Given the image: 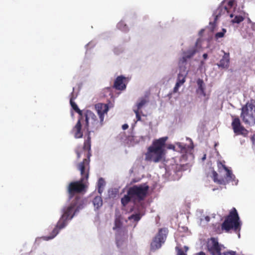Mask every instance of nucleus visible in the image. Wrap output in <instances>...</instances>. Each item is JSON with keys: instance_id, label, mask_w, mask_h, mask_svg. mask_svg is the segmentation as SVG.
I'll use <instances>...</instances> for the list:
<instances>
[{"instance_id": "f03ea898", "label": "nucleus", "mask_w": 255, "mask_h": 255, "mask_svg": "<svg viewBox=\"0 0 255 255\" xmlns=\"http://www.w3.org/2000/svg\"><path fill=\"white\" fill-rule=\"evenodd\" d=\"M167 139L168 137L165 136L154 140L147 148V151L145 154V160L155 163L160 161L162 158L164 148Z\"/></svg>"}, {"instance_id": "2eb2a0df", "label": "nucleus", "mask_w": 255, "mask_h": 255, "mask_svg": "<svg viewBox=\"0 0 255 255\" xmlns=\"http://www.w3.org/2000/svg\"><path fill=\"white\" fill-rule=\"evenodd\" d=\"M95 108L101 121H104L105 114L109 111V107L107 104L98 103L95 105Z\"/></svg>"}, {"instance_id": "ea45409f", "label": "nucleus", "mask_w": 255, "mask_h": 255, "mask_svg": "<svg viewBox=\"0 0 255 255\" xmlns=\"http://www.w3.org/2000/svg\"><path fill=\"white\" fill-rule=\"evenodd\" d=\"M105 91H107V92H109L110 94L109 95H111V88H110V87H108V88H107L106 89H105Z\"/></svg>"}, {"instance_id": "de8ad7c7", "label": "nucleus", "mask_w": 255, "mask_h": 255, "mask_svg": "<svg viewBox=\"0 0 255 255\" xmlns=\"http://www.w3.org/2000/svg\"><path fill=\"white\" fill-rule=\"evenodd\" d=\"M117 246H119V243H118V242H117Z\"/></svg>"}, {"instance_id": "49530a36", "label": "nucleus", "mask_w": 255, "mask_h": 255, "mask_svg": "<svg viewBox=\"0 0 255 255\" xmlns=\"http://www.w3.org/2000/svg\"><path fill=\"white\" fill-rule=\"evenodd\" d=\"M248 22H251V20L250 18H248Z\"/></svg>"}, {"instance_id": "a878e982", "label": "nucleus", "mask_w": 255, "mask_h": 255, "mask_svg": "<svg viewBox=\"0 0 255 255\" xmlns=\"http://www.w3.org/2000/svg\"><path fill=\"white\" fill-rule=\"evenodd\" d=\"M146 101L145 99H141L140 101L138 103H137L136 106V108L134 109L133 110H138V111H139L142 108V107L146 104Z\"/></svg>"}, {"instance_id": "58836bf2", "label": "nucleus", "mask_w": 255, "mask_h": 255, "mask_svg": "<svg viewBox=\"0 0 255 255\" xmlns=\"http://www.w3.org/2000/svg\"><path fill=\"white\" fill-rule=\"evenodd\" d=\"M128 128V126L127 124H124L122 126V128L123 129H127Z\"/></svg>"}, {"instance_id": "c9c22d12", "label": "nucleus", "mask_w": 255, "mask_h": 255, "mask_svg": "<svg viewBox=\"0 0 255 255\" xmlns=\"http://www.w3.org/2000/svg\"><path fill=\"white\" fill-rule=\"evenodd\" d=\"M222 255H237L236 252L233 251L227 252L223 253Z\"/></svg>"}, {"instance_id": "2f4dec72", "label": "nucleus", "mask_w": 255, "mask_h": 255, "mask_svg": "<svg viewBox=\"0 0 255 255\" xmlns=\"http://www.w3.org/2000/svg\"><path fill=\"white\" fill-rule=\"evenodd\" d=\"M198 93L203 95L204 96H206V94L204 91V88L203 87V85H201L198 86Z\"/></svg>"}, {"instance_id": "423d86ee", "label": "nucleus", "mask_w": 255, "mask_h": 255, "mask_svg": "<svg viewBox=\"0 0 255 255\" xmlns=\"http://www.w3.org/2000/svg\"><path fill=\"white\" fill-rule=\"evenodd\" d=\"M84 117V128L88 131L94 132L102 127L103 121L101 119L98 120L97 116L91 111L87 110Z\"/></svg>"}, {"instance_id": "9b49d317", "label": "nucleus", "mask_w": 255, "mask_h": 255, "mask_svg": "<svg viewBox=\"0 0 255 255\" xmlns=\"http://www.w3.org/2000/svg\"><path fill=\"white\" fill-rule=\"evenodd\" d=\"M222 247L215 238H211L207 245L208 250L212 255H222L221 252Z\"/></svg>"}, {"instance_id": "79ce46f5", "label": "nucleus", "mask_w": 255, "mask_h": 255, "mask_svg": "<svg viewBox=\"0 0 255 255\" xmlns=\"http://www.w3.org/2000/svg\"><path fill=\"white\" fill-rule=\"evenodd\" d=\"M203 57L204 59H206L208 57V54L207 53H204L203 55Z\"/></svg>"}, {"instance_id": "7c9ffc66", "label": "nucleus", "mask_w": 255, "mask_h": 255, "mask_svg": "<svg viewBox=\"0 0 255 255\" xmlns=\"http://www.w3.org/2000/svg\"><path fill=\"white\" fill-rule=\"evenodd\" d=\"M121 224H122L120 221L116 219L115 221V226L113 227V229L116 230L117 229L120 228L121 226Z\"/></svg>"}, {"instance_id": "6ab92c4d", "label": "nucleus", "mask_w": 255, "mask_h": 255, "mask_svg": "<svg viewBox=\"0 0 255 255\" xmlns=\"http://www.w3.org/2000/svg\"><path fill=\"white\" fill-rule=\"evenodd\" d=\"M246 14V13L245 12L241 11L239 15L231 13L230 14V16L231 17H233L235 15V17L232 20V22L235 23H240L244 20Z\"/></svg>"}, {"instance_id": "f3484780", "label": "nucleus", "mask_w": 255, "mask_h": 255, "mask_svg": "<svg viewBox=\"0 0 255 255\" xmlns=\"http://www.w3.org/2000/svg\"><path fill=\"white\" fill-rule=\"evenodd\" d=\"M126 77L123 76H119L116 79L113 88L118 90H124L126 88V85L124 83Z\"/></svg>"}, {"instance_id": "f257e3e1", "label": "nucleus", "mask_w": 255, "mask_h": 255, "mask_svg": "<svg viewBox=\"0 0 255 255\" xmlns=\"http://www.w3.org/2000/svg\"><path fill=\"white\" fill-rule=\"evenodd\" d=\"M83 207V200L80 197L76 196L69 206L63 208V214L57 222L55 228L53 230L52 236L49 239L54 238L58 234L59 231L66 226L67 221L71 220L75 214Z\"/></svg>"}, {"instance_id": "0eeeda50", "label": "nucleus", "mask_w": 255, "mask_h": 255, "mask_svg": "<svg viewBox=\"0 0 255 255\" xmlns=\"http://www.w3.org/2000/svg\"><path fill=\"white\" fill-rule=\"evenodd\" d=\"M91 131L87 132V138L85 139L83 149L84 150H87V158H85L82 162L77 165V168L80 171V174L83 175L85 173V169H90V161L91 154V137L90 136Z\"/></svg>"}, {"instance_id": "20e7f679", "label": "nucleus", "mask_w": 255, "mask_h": 255, "mask_svg": "<svg viewBox=\"0 0 255 255\" xmlns=\"http://www.w3.org/2000/svg\"><path fill=\"white\" fill-rule=\"evenodd\" d=\"M222 230L229 232L231 230L235 232H239L241 230V223L237 211L235 208H233L229 214L225 218V219L221 225Z\"/></svg>"}, {"instance_id": "7ed1b4c3", "label": "nucleus", "mask_w": 255, "mask_h": 255, "mask_svg": "<svg viewBox=\"0 0 255 255\" xmlns=\"http://www.w3.org/2000/svg\"><path fill=\"white\" fill-rule=\"evenodd\" d=\"M148 188V186L145 184L130 187L128 189L127 195L121 199L122 205L125 206L131 201L135 204L143 200L147 194Z\"/></svg>"}, {"instance_id": "473e14b6", "label": "nucleus", "mask_w": 255, "mask_h": 255, "mask_svg": "<svg viewBox=\"0 0 255 255\" xmlns=\"http://www.w3.org/2000/svg\"><path fill=\"white\" fill-rule=\"evenodd\" d=\"M133 111L136 115V118L137 121H140L141 120V117L139 113V111L138 110H133Z\"/></svg>"}, {"instance_id": "393cba45", "label": "nucleus", "mask_w": 255, "mask_h": 255, "mask_svg": "<svg viewBox=\"0 0 255 255\" xmlns=\"http://www.w3.org/2000/svg\"><path fill=\"white\" fill-rule=\"evenodd\" d=\"M105 185V182L103 178H100L98 180V192L101 193L103 192V189Z\"/></svg>"}, {"instance_id": "09e8293b", "label": "nucleus", "mask_w": 255, "mask_h": 255, "mask_svg": "<svg viewBox=\"0 0 255 255\" xmlns=\"http://www.w3.org/2000/svg\"><path fill=\"white\" fill-rule=\"evenodd\" d=\"M172 93H170V94H169V96L170 95H172Z\"/></svg>"}, {"instance_id": "1a4fd4ad", "label": "nucleus", "mask_w": 255, "mask_h": 255, "mask_svg": "<svg viewBox=\"0 0 255 255\" xmlns=\"http://www.w3.org/2000/svg\"><path fill=\"white\" fill-rule=\"evenodd\" d=\"M168 230L166 228H161L153 238L150 244L151 249L156 250L159 249L166 239Z\"/></svg>"}, {"instance_id": "39448f33", "label": "nucleus", "mask_w": 255, "mask_h": 255, "mask_svg": "<svg viewBox=\"0 0 255 255\" xmlns=\"http://www.w3.org/2000/svg\"><path fill=\"white\" fill-rule=\"evenodd\" d=\"M81 175L79 181L71 182L68 187V193L69 195V199H71L75 194L79 193L84 191L86 188L85 181H87L89 175V169H85V173Z\"/></svg>"}, {"instance_id": "f704fd0d", "label": "nucleus", "mask_w": 255, "mask_h": 255, "mask_svg": "<svg viewBox=\"0 0 255 255\" xmlns=\"http://www.w3.org/2000/svg\"><path fill=\"white\" fill-rule=\"evenodd\" d=\"M74 88L73 89V92L71 93L70 94V101H74V100L75 99H76L77 98V95L76 94H75L74 93Z\"/></svg>"}, {"instance_id": "c03bdc74", "label": "nucleus", "mask_w": 255, "mask_h": 255, "mask_svg": "<svg viewBox=\"0 0 255 255\" xmlns=\"http://www.w3.org/2000/svg\"><path fill=\"white\" fill-rule=\"evenodd\" d=\"M205 219L207 222H209L210 220V218L209 216H206Z\"/></svg>"}, {"instance_id": "4c0bfd02", "label": "nucleus", "mask_w": 255, "mask_h": 255, "mask_svg": "<svg viewBox=\"0 0 255 255\" xmlns=\"http://www.w3.org/2000/svg\"><path fill=\"white\" fill-rule=\"evenodd\" d=\"M203 81L200 79H199L198 80H197V84L199 86H201V85H203Z\"/></svg>"}, {"instance_id": "37998d69", "label": "nucleus", "mask_w": 255, "mask_h": 255, "mask_svg": "<svg viewBox=\"0 0 255 255\" xmlns=\"http://www.w3.org/2000/svg\"><path fill=\"white\" fill-rule=\"evenodd\" d=\"M76 154H77V158L78 159L80 158V152L78 151H76Z\"/></svg>"}, {"instance_id": "5701e85b", "label": "nucleus", "mask_w": 255, "mask_h": 255, "mask_svg": "<svg viewBox=\"0 0 255 255\" xmlns=\"http://www.w3.org/2000/svg\"><path fill=\"white\" fill-rule=\"evenodd\" d=\"M188 58L185 55H183V56L179 61V65L181 69H183V70H185V65L186 64L187 60Z\"/></svg>"}, {"instance_id": "a18cd8bd", "label": "nucleus", "mask_w": 255, "mask_h": 255, "mask_svg": "<svg viewBox=\"0 0 255 255\" xmlns=\"http://www.w3.org/2000/svg\"><path fill=\"white\" fill-rule=\"evenodd\" d=\"M252 140H253L254 144L255 145V137H253Z\"/></svg>"}, {"instance_id": "72a5a7b5", "label": "nucleus", "mask_w": 255, "mask_h": 255, "mask_svg": "<svg viewBox=\"0 0 255 255\" xmlns=\"http://www.w3.org/2000/svg\"><path fill=\"white\" fill-rule=\"evenodd\" d=\"M217 165H218V167L219 168V169H221V168H223L224 170L227 169V167L221 161L218 162Z\"/></svg>"}, {"instance_id": "bb28decb", "label": "nucleus", "mask_w": 255, "mask_h": 255, "mask_svg": "<svg viewBox=\"0 0 255 255\" xmlns=\"http://www.w3.org/2000/svg\"><path fill=\"white\" fill-rule=\"evenodd\" d=\"M141 216L140 214H132L128 217L129 220H133L135 222H138L140 220Z\"/></svg>"}, {"instance_id": "cd10ccee", "label": "nucleus", "mask_w": 255, "mask_h": 255, "mask_svg": "<svg viewBox=\"0 0 255 255\" xmlns=\"http://www.w3.org/2000/svg\"><path fill=\"white\" fill-rule=\"evenodd\" d=\"M227 30L225 28L222 29V31L221 32H218L216 33L215 35V37L216 39H218L219 38L223 37Z\"/></svg>"}, {"instance_id": "f8f14e48", "label": "nucleus", "mask_w": 255, "mask_h": 255, "mask_svg": "<svg viewBox=\"0 0 255 255\" xmlns=\"http://www.w3.org/2000/svg\"><path fill=\"white\" fill-rule=\"evenodd\" d=\"M233 118V121L232 123V127L234 133L237 134H241L246 136L248 133V130L241 125L240 120L238 117Z\"/></svg>"}, {"instance_id": "c756f323", "label": "nucleus", "mask_w": 255, "mask_h": 255, "mask_svg": "<svg viewBox=\"0 0 255 255\" xmlns=\"http://www.w3.org/2000/svg\"><path fill=\"white\" fill-rule=\"evenodd\" d=\"M235 3V0H229L228 1L227 5L226 6L228 7L229 10L230 8H232L234 6Z\"/></svg>"}, {"instance_id": "ddd939ff", "label": "nucleus", "mask_w": 255, "mask_h": 255, "mask_svg": "<svg viewBox=\"0 0 255 255\" xmlns=\"http://www.w3.org/2000/svg\"><path fill=\"white\" fill-rule=\"evenodd\" d=\"M229 13L230 10H229L228 7L226 5H224L223 4L220 5L214 12V21H210L209 23L210 25H211L212 28L213 29L215 28L217 20H218V18L220 16H221L223 14L226 13L229 14Z\"/></svg>"}, {"instance_id": "9d476101", "label": "nucleus", "mask_w": 255, "mask_h": 255, "mask_svg": "<svg viewBox=\"0 0 255 255\" xmlns=\"http://www.w3.org/2000/svg\"><path fill=\"white\" fill-rule=\"evenodd\" d=\"M225 170L226 171V176L224 178H221L220 179L218 178V173L215 171H213L212 178L215 183L220 185H226L235 178V176L233 174L231 170L228 168L227 169H225Z\"/></svg>"}, {"instance_id": "6e6552de", "label": "nucleus", "mask_w": 255, "mask_h": 255, "mask_svg": "<svg viewBox=\"0 0 255 255\" xmlns=\"http://www.w3.org/2000/svg\"><path fill=\"white\" fill-rule=\"evenodd\" d=\"M241 118L245 124L249 126L255 125V105L247 103L242 108Z\"/></svg>"}, {"instance_id": "aec40b11", "label": "nucleus", "mask_w": 255, "mask_h": 255, "mask_svg": "<svg viewBox=\"0 0 255 255\" xmlns=\"http://www.w3.org/2000/svg\"><path fill=\"white\" fill-rule=\"evenodd\" d=\"M94 207L98 209L103 205V200L100 196H96L93 201Z\"/></svg>"}, {"instance_id": "4468645a", "label": "nucleus", "mask_w": 255, "mask_h": 255, "mask_svg": "<svg viewBox=\"0 0 255 255\" xmlns=\"http://www.w3.org/2000/svg\"><path fill=\"white\" fill-rule=\"evenodd\" d=\"M82 123L84 124V117L78 118V120L73 127L72 132L73 133L74 137L76 138H82L83 135V133L82 130Z\"/></svg>"}, {"instance_id": "e433bc0d", "label": "nucleus", "mask_w": 255, "mask_h": 255, "mask_svg": "<svg viewBox=\"0 0 255 255\" xmlns=\"http://www.w3.org/2000/svg\"><path fill=\"white\" fill-rule=\"evenodd\" d=\"M177 255H187L181 249H178Z\"/></svg>"}, {"instance_id": "b1692460", "label": "nucleus", "mask_w": 255, "mask_h": 255, "mask_svg": "<svg viewBox=\"0 0 255 255\" xmlns=\"http://www.w3.org/2000/svg\"><path fill=\"white\" fill-rule=\"evenodd\" d=\"M176 146L180 149V152L182 153H186L187 150V145L182 142H178L176 143Z\"/></svg>"}, {"instance_id": "dca6fc26", "label": "nucleus", "mask_w": 255, "mask_h": 255, "mask_svg": "<svg viewBox=\"0 0 255 255\" xmlns=\"http://www.w3.org/2000/svg\"><path fill=\"white\" fill-rule=\"evenodd\" d=\"M187 73L186 72L185 70H183V72H180L177 77V82L174 87L173 93H175L178 92L179 88L185 82V79Z\"/></svg>"}, {"instance_id": "c85d7f7f", "label": "nucleus", "mask_w": 255, "mask_h": 255, "mask_svg": "<svg viewBox=\"0 0 255 255\" xmlns=\"http://www.w3.org/2000/svg\"><path fill=\"white\" fill-rule=\"evenodd\" d=\"M118 27L119 29L123 30V31H126L128 29V27L127 25L124 23L123 21H120L118 24Z\"/></svg>"}, {"instance_id": "a19ab883", "label": "nucleus", "mask_w": 255, "mask_h": 255, "mask_svg": "<svg viewBox=\"0 0 255 255\" xmlns=\"http://www.w3.org/2000/svg\"><path fill=\"white\" fill-rule=\"evenodd\" d=\"M196 255H206L205 253L203 252H200L198 253H197Z\"/></svg>"}, {"instance_id": "4be33fe9", "label": "nucleus", "mask_w": 255, "mask_h": 255, "mask_svg": "<svg viewBox=\"0 0 255 255\" xmlns=\"http://www.w3.org/2000/svg\"><path fill=\"white\" fill-rule=\"evenodd\" d=\"M196 51V48H193L188 50L186 52H184L183 55H185L188 59H190L195 54Z\"/></svg>"}, {"instance_id": "412c9836", "label": "nucleus", "mask_w": 255, "mask_h": 255, "mask_svg": "<svg viewBox=\"0 0 255 255\" xmlns=\"http://www.w3.org/2000/svg\"><path fill=\"white\" fill-rule=\"evenodd\" d=\"M70 103L71 106L72 107V109L79 114V118L84 117L83 115L82 111L79 109L78 106L75 103V102H74V101H70Z\"/></svg>"}, {"instance_id": "a211bd4d", "label": "nucleus", "mask_w": 255, "mask_h": 255, "mask_svg": "<svg viewBox=\"0 0 255 255\" xmlns=\"http://www.w3.org/2000/svg\"><path fill=\"white\" fill-rule=\"evenodd\" d=\"M222 51L224 52V54L218 65L219 67L227 68L229 66L230 54L229 53H226L224 51Z\"/></svg>"}]
</instances>
